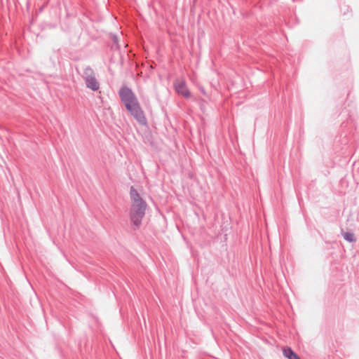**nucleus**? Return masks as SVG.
Listing matches in <instances>:
<instances>
[{
    "instance_id": "nucleus-1",
    "label": "nucleus",
    "mask_w": 359,
    "mask_h": 359,
    "mask_svg": "<svg viewBox=\"0 0 359 359\" xmlns=\"http://www.w3.org/2000/svg\"><path fill=\"white\" fill-rule=\"evenodd\" d=\"M121 102L130 114L141 125L146 126L147 120L139 100L133 90L126 86L121 87L118 92Z\"/></svg>"
},
{
    "instance_id": "nucleus-2",
    "label": "nucleus",
    "mask_w": 359,
    "mask_h": 359,
    "mask_svg": "<svg viewBox=\"0 0 359 359\" xmlns=\"http://www.w3.org/2000/svg\"><path fill=\"white\" fill-rule=\"evenodd\" d=\"M130 197L131 206L130 209V220L133 230L138 229L144 218L147 208L146 201L140 196L137 190L134 187L130 189Z\"/></svg>"
},
{
    "instance_id": "nucleus-3",
    "label": "nucleus",
    "mask_w": 359,
    "mask_h": 359,
    "mask_svg": "<svg viewBox=\"0 0 359 359\" xmlns=\"http://www.w3.org/2000/svg\"><path fill=\"white\" fill-rule=\"evenodd\" d=\"M174 88L177 94L183 96L185 98L191 97V93L187 87L186 82L184 80L177 79L174 82Z\"/></svg>"
},
{
    "instance_id": "nucleus-4",
    "label": "nucleus",
    "mask_w": 359,
    "mask_h": 359,
    "mask_svg": "<svg viewBox=\"0 0 359 359\" xmlns=\"http://www.w3.org/2000/svg\"><path fill=\"white\" fill-rule=\"evenodd\" d=\"M86 87L93 91H97L100 88V83L97 81L95 74L85 81Z\"/></svg>"
},
{
    "instance_id": "nucleus-5",
    "label": "nucleus",
    "mask_w": 359,
    "mask_h": 359,
    "mask_svg": "<svg viewBox=\"0 0 359 359\" xmlns=\"http://www.w3.org/2000/svg\"><path fill=\"white\" fill-rule=\"evenodd\" d=\"M283 355L288 359H301L299 356L290 347L283 349Z\"/></svg>"
},
{
    "instance_id": "nucleus-6",
    "label": "nucleus",
    "mask_w": 359,
    "mask_h": 359,
    "mask_svg": "<svg viewBox=\"0 0 359 359\" xmlns=\"http://www.w3.org/2000/svg\"><path fill=\"white\" fill-rule=\"evenodd\" d=\"M95 74L93 69L90 66H88L84 69L82 77H83V80L86 81L88 79L94 76Z\"/></svg>"
},
{
    "instance_id": "nucleus-7",
    "label": "nucleus",
    "mask_w": 359,
    "mask_h": 359,
    "mask_svg": "<svg viewBox=\"0 0 359 359\" xmlns=\"http://www.w3.org/2000/svg\"><path fill=\"white\" fill-rule=\"evenodd\" d=\"M344 238L346 241L351 242V243L355 242L356 241L355 235L353 233H350V232H346L344 234Z\"/></svg>"
},
{
    "instance_id": "nucleus-8",
    "label": "nucleus",
    "mask_w": 359,
    "mask_h": 359,
    "mask_svg": "<svg viewBox=\"0 0 359 359\" xmlns=\"http://www.w3.org/2000/svg\"><path fill=\"white\" fill-rule=\"evenodd\" d=\"M112 39H113V41H114V43H116V44L118 43V38H117V36H114Z\"/></svg>"
}]
</instances>
